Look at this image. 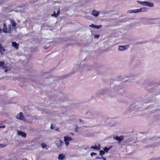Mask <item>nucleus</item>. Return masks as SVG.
<instances>
[{
  "instance_id": "nucleus-1",
  "label": "nucleus",
  "mask_w": 160,
  "mask_h": 160,
  "mask_svg": "<svg viewBox=\"0 0 160 160\" xmlns=\"http://www.w3.org/2000/svg\"><path fill=\"white\" fill-rule=\"evenodd\" d=\"M10 21L12 24H9L7 26L6 23H3V27L2 28V29L0 28V33H1L3 32L5 33H8L11 34V31L13 30H15L17 29V23L15 21L12 19H10Z\"/></svg>"
},
{
  "instance_id": "nucleus-2",
  "label": "nucleus",
  "mask_w": 160,
  "mask_h": 160,
  "mask_svg": "<svg viewBox=\"0 0 160 160\" xmlns=\"http://www.w3.org/2000/svg\"><path fill=\"white\" fill-rule=\"evenodd\" d=\"M80 69V67L79 65H77L73 69L72 71L70 73L65 75L64 76L65 78L69 77L72 74H73L77 71H78Z\"/></svg>"
},
{
  "instance_id": "nucleus-3",
  "label": "nucleus",
  "mask_w": 160,
  "mask_h": 160,
  "mask_svg": "<svg viewBox=\"0 0 160 160\" xmlns=\"http://www.w3.org/2000/svg\"><path fill=\"white\" fill-rule=\"evenodd\" d=\"M72 139L71 137L66 136L64 137V141L67 147L69 144V142L72 140Z\"/></svg>"
},
{
  "instance_id": "nucleus-4",
  "label": "nucleus",
  "mask_w": 160,
  "mask_h": 160,
  "mask_svg": "<svg viewBox=\"0 0 160 160\" xmlns=\"http://www.w3.org/2000/svg\"><path fill=\"white\" fill-rule=\"evenodd\" d=\"M63 142L61 140H58L56 141V144L58 148L61 149Z\"/></svg>"
},
{
  "instance_id": "nucleus-5",
  "label": "nucleus",
  "mask_w": 160,
  "mask_h": 160,
  "mask_svg": "<svg viewBox=\"0 0 160 160\" xmlns=\"http://www.w3.org/2000/svg\"><path fill=\"white\" fill-rule=\"evenodd\" d=\"M16 118L20 120H22L23 119V117L22 112H20L16 116Z\"/></svg>"
},
{
  "instance_id": "nucleus-6",
  "label": "nucleus",
  "mask_w": 160,
  "mask_h": 160,
  "mask_svg": "<svg viewBox=\"0 0 160 160\" xmlns=\"http://www.w3.org/2000/svg\"><path fill=\"white\" fill-rule=\"evenodd\" d=\"M128 46H120L118 47V50H125L128 48Z\"/></svg>"
},
{
  "instance_id": "nucleus-7",
  "label": "nucleus",
  "mask_w": 160,
  "mask_h": 160,
  "mask_svg": "<svg viewBox=\"0 0 160 160\" xmlns=\"http://www.w3.org/2000/svg\"><path fill=\"white\" fill-rule=\"evenodd\" d=\"M138 107L135 104H133L130 106V111L129 112H131L132 110H135L137 108H138Z\"/></svg>"
},
{
  "instance_id": "nucleus-8",
  "label": "nucleus",
  "mask_w": 160,
  "mask_h": 160,
  "mask_svg": "<svg viewBox=\"0 0 160 160\" xmlns=\"http://www.w3.org/2000/svg\"><path fill=\"white\" fill-rule=\"evenodd\" d=\"M17 132L18 135H21L22 137L25 138L26 136V134L23 132L18 131Z\"/></svg>"
},
{
  "instance_id": "nucleus-9",
  "label": "nucleus",
  "mask_w": 160,
  "mask_h": 160,
  "mask_svg": "<svg viewBox=\"0 0 160 160\" xmlns=\"http://www.w3.org/2000/svg\"><path fill=\"white\" fill-rule=\"evenodd\" d=\"M99 13V12L93 10L92 11L91 14L96 17L98 15Z\"/></svg>"
},
{
  "instance_id": "nucleus-10",
  "label": "nucleus",
  "mask_w": 160,
  "mask_h": 160,
  "mask_svg": "<svg viewBox=\"0 0 160 160\" xmlns=\"http://www.w3.org/2000/svg\"><path fill=\"white\" fill-rule=\"evenodd\" d=\"M65 157V156L63 154H60L58 155V159L59 160H63Z\"/></svg>"
},
{
  "instance_id": "nucleus-11",
  "label": "nucleus",
  "mask_w": 160,
  "mask_h": 160,
  "mask_svg": "<svg viewBox=\"0 0 160 160\" xmlns=\"http://www.w3.org/2000/svg\"><path fill=\"white\" fill-rule=\"evenodd\" d=\"M19 44L17 43L16 42H12V46L15 49H18V46Z\"/></svg>"
},
{
  "instance_id": "nucleus-12",
  "label": "nucleus",
  "mask_w": 160,
  "mask_h": 160,
  "mask_svg": "<svg viewBox=\"0 0 160 160\" xmlns=\"http://www.w3.org/2000/svg\"><path fill=\"white\" fill-rule=\"evenodd\" d=\"M128 13H137L139 12L138 9H135L133 10H129L127 12Z\"/></svg>"
},
{
  "instance_id": "nucleus-13",
  "label": "nucleus",
  "mask_w": 160,
  "mask_h": 160,
  "mask_svg": "<svg viewBox=\"0 0 160 160\" xmlns=\"http://www.w3.org/2000/svg\"><path fill=\"white\" fill-rule=\"evenodd\" d=\"M89 26L92 28H96L97 29H99L101 27V26L100 25L98 26L96 25H94L93 24H92L91 25H90Z\"/></svg>"
},
{
  "instance_id": "nucleus-14",
  "label": "nucleus",
  "mask_w": 160,
  "mask_h": 160,
  "mask_svg": "<svg viewBox=\"0 0 160 160\" xmlns=\"http://www.w3.org/2000/svg\"><path fill=\"white\" fill-rule=\"evenodd\" d=\"M137 2L139 4H142L143 6H146L147 3V1L141 2L139 1H137Z\"/></svg>"
},
{
  "instance_id": "nucleus-15",
  "label": "nucleus",
  "mask_w": 160,
  "mask_h": 160,
  "mask_svg": "<svg viewBox=\"0 0 160 160\" xmlns=\"http://www.w3.org/2000/svg\"><path fill=\"white\" fill-rule=\"evenodd\" d=\"M0 67L3 69L6 68V65L5 64V63L3 62H0Z\"/></svg>"
},
{
  "instance_id": "nucleus-16",
  "label": "nucleus",
  "mask_w": 160,
  "mask_h": 160,
  "mask_svg": "<svg viewBox=\"0 0 160 160\" xmlns=\"http://www.w3.org/2000/svg\"><path fill=\"white\" fill-rule=\"evenodd\" d=\"M138 9L139 12H145L147 10V8H141Z\"/></svg>"
},
{
  "instance_id": "nucleus-17",
  "label": "nucleus",
  "mask_w": 160,
  "mask_h": 160,
  "mask_svg": "<svg viewBox=\"0 0 160 160\" xmlns=\"http://www.w3.org/2000/svg\"><path fill=\"white\" fill-rule=\"evenodd\" d=\"M146 6H148L149 7H153V4L152 2H147V3Z\"/></svg>"
},
{
  "instance_id": "nucleus-18",
  "label": "nucleus",
  "mask_w": 160,
  "mask_h": 160,
  "mask_svg": "<svg viewBox=\"0 0 160 160\" xmlns=\"http://www.w3.org/2000/svg\"><path fill=\"white\" fill-rule=\"evenodd\" d=\"M90 148L94 149L95 150H100V148H98V146L96 145L95 146H92Z\"/></svg>"
},
{
  "instance_id": "nucleus-19",
  "label": "nucleus",
  "mask_w": 160,
  "mask_h": 160,
  "mask_svg": "<svg viewBox=\"0 0 160 160\" xmlns=\"http://www.w3.org/2000/svg\"><path fill=\"white\" fill-rule=\"evenodd\" d=\"M87 67H88V66H87L86 65H84L83 66L82 68H86L84 69V70H91V68H89Z\"/></svg>"
},
{
  "instance_id": "nucleus-20",
  "label": "nucleus",
  "mask_w": 160,
  "mask_h": 160,
  "mask_svg": "<svg viewBox=\"0 0 160 160\" xmlns=\"http://www.w3.org/2000/svg\"><path fill=\"white\" fill-rule=\"evenodd\" d=\"M111 148V147H109V148H107V147H105V148H103V150H104V151L105 152H108V150L110 149Z\"/></svg>"
},
{
  "instance_id": "nucleus-21",
  "label": "nucleus",
  "mask_w": 160,
  "mask_h": 160,
  "mask_svg": "<svg viewBox=\"0 0 160 160\" xmlns=\"http://www.w3.org/2000/svg\"><path fill=\"white\" fill-rule=\"evenodd\" d=\"M99 154L101 157H103V155L105 153V152L102 150H100L99 151Z\"/></svg>"
},
{
  "instance_id": "nucleus-22",
  "label": "nucleus",
  "mask_w": 160,
  "mask_h": 160,
  "mask_svg": "<svg viewBox=\"0 0 160 160\" xmlns=\"http://www.w3.org/2000/svg\"><path fill=\"white\" fill-rule=\"evenodd\" d=\"M7 144L6 143L0 144V148H2L6 147Z\"/></svg>"
},
{
  "instance_id": "nucleus-23",
  "label": "nucleus",
  "mask_w": 160,
  "mask_h": 160,
  "mask_svg": "<svg viewBox=\"0 0 160 160\" xmlns=\"http://www.w3.org/2000/svg\"><path fill=\"white\" fill-rule=\"evenodd\" d=\"M118 137L119 138L118 141H121L123 139V137L122 136H120V137Z\"/></svg>"
},
{
  "instance_id": "nucleus-24",
  "label": "nucleus",
  "mask_w": 160,
  "mask_h": 160,
  "mask_svg": "<svg viewBox=\"0 0 160 160\" xmlns=\"http://www.w3.org/2000/svg\"><path fill=\"white\" fill-rule=\"evenodd\" d=\"M41 146L42 148H45L46 147V145L44 143H42L41 144Z\"/></svg>"
},
{
  "instance_id": "nucleus-25",
  "label": "nucleus",
  "mask_w": 160,
  "mask_h": 160,
  "mask_svg": "<svg viewBox=\"0 0 160 160\" xmlns=\"http://www.w3.org/2000/svg\"><path fill=\"white\" fill-rule=\"evenodd\" d=\"M0 50H5L1 43H0Z\"/></svg>"
},
{
  "instance_id": "nucleus-26",
  "label": "nucleus",
  "mask_w": 160,
  "mask_h": 160,
  "mask_svg": "<svg viewBox=\"0 0 160 160\" xmlns=\"http://www.w3.org/2000/svg\"><path fill=\"white\" fill-rule=\"evenodd\" d=\"M118 138H119V137L118 136H114L113 137V139H116V140H118Z\"/></svg>"
},
{
  "instance_id": "nucleus-27",
  "label": "nucleus",
  "mask_w": 160,
  "mask_h": 160,
  "mask_svg": "<svg viewBox=\"0 0 160 160\" xmlns=\"http://www.w3.org/2000/svg\"><path fill=\"white\" fill-rule=\"evenodd\" d=\"M97 154L96 153H95L94 152H92L90 153V155L92 157L94 155H97Z\"/></svg>"
},
{
  "instance_id": "nucleus-28",
  "label": "nucleus",
  "mask_w": 160,
  "mask_h": 160,
  "mask_svg": "<svg viewBox=\"0 0 160 160\" xmlns=\"http://www.w3.org/2000/svg\"><path fill=\"white\" fill-rule=\"evenodd\" d=\"M102 157H101L100 156V157L97 156L96 158V159H102Z\"/></svg>"
},
{
  "instance_id": "nucleus-29",
  "label": "nucleus",
  "mask_w": 160,
  "mask_h": 160,
  "mask_svg": "<svg viewBox=\"0 0 160 160\" xmlns=\"http://www.w3.org/2000/svg\"><path fill=\"white\" fill-rule=\"evenodd\" d=\"M52 16V17H57V15L56 14V13H53L51 15Z\"/></svg>"
},
{
  "instance_id": "nucleus-30",
  "label": "nucleus",
  "mask_w": 160,
  "mask_h": 160,
  "mask_svg": "<svg viewBox=\"0 0 160 160\" xmlns=\"http://www.w3.org/2000/svg\"><path fill=\"white\" fill-rule=\"evenodd\" d=\"M5 51H0V54L2 55H3Z\"/></svg>"
},
{
  "instance_id": "nucleus-31",
  "label": "nucleus",
  "mask_w": 160,
  "mask_h": 160,
  "mask_svg": "<svg viewBox=\"0 0 160 160\" xmlns=\"http://www.w3.org/2000/svg\"><path fill=\"white\" fill-rule=\"evenodd\" d=\"M59 13H60V10H58L56 13V14L57 15V16L59 14Z\"/></svg>"
},
{
  "instance_id": "nucleus-32",
  "label": "nucleus",
  "mask_w": 160,
  "mask_h": 160,
  "mask_svg": "<svg viewBox=\"0 0 160 160\" xmlns=\"http://www.w3.org/2000/svg\"><path fill=\"white\" fill-rule=\"evenodd\" d=\"M100 36L99 35H95V38H98Z\"/></svg>"
},
{
  "instance_id": "nucleus-33",
  "label": "nucleus",
  "mask_w": 160,
  "mask_h": 160,
  "mask_svg": "<svg viewBox=\"0 0 160 160\" xmlns=\"http://www.w3.org/2000/svg\"><path fill=\"white\" fill-rule=\"evenodd\" d=\"M102 91H104L103 90H101L100 92H99V93L101 94H103L104 93V92H102Z\"/></svg>"
},
{
  "instance_id": "nucleus-34",
  "label": "nucleus",
  "mask_w": 160,
  "mask_h": 160,
  "mask_svg": "<svg viewBox=\"0 0 160 160\" xmlns=\"http://www.w3.org/2000/svg\"><path fill=\"white\" fill-rule=\"evenodd\" d=\"M98 146V148H100V144H98V146Z\"/></svg>"
},
{
  "instance_id": "nucleus-35",
  "label": "nucleus",
  "mask_w": 160,
  "mask_h": 160,
  "mask_svg": "<svg viewBox=\"0 0 160 160\" xmlns=\"http://www.w3.org/2000/svg\"><path fill=\"white\" fill-rule=\"evenodd\" d=\"M5 127V126H2V127L0 126V128H4Z\"/></svg>"
},
{
  "instance_id": "nucleus-36",
  "label": "nucleus",
  "mask_w": 160,
  "mask_h": 160,
  "mask_svg": "<svg viewBox=\"0 0 160 160\" xmlns=\"http://www.w3.org/2000/svg\"><path fill=\"white\" fill-rule=\"evenodd\" d=\"M102 159L103 160H106V158H104V157H102Z\"/></svg>"
},
{
  "instance_id": "nucleus-37",
  "label": "nucleus",
  "mask_w": 160,
  "mask_h": 160,
  "mask_svg": "<svg viewBox=\"0 0 160 160\" xmlns=\"http://www.w3.org/2000/svg\"><path fill=\"white\" fill-rule=\"evenodd\" d=\"M87 148H89V147H88H88H86V148H84V149H85V150H86V149H87Z\"/></svg>"
},
{
  "instance_id": "nucleus-38",
  "label": "nucleus",
  "mask_w": 160,
  "mask_h": 160,
  "mask_svg": "<svg viewBox=\"0 0 160 160\" xmlns=\"http://www.w3.org/2000/svg\"><path fill=\"white\" fill-rule=\"evenodd\" d=\"M78 129V127H76V128H75V130H76V131H77V130Z\"/></svg>"
},
{
  "instance_id": "nucleus-39",
  "label": "nucleus",
  "mask_w": 160,
  "mask_h": 160,
  "mask_svg": "<svg viewBox=\"0 0 160 160\" xmlns=\"http://www.w3.org/2000/svg\"><path fill=\"white\" fill-rule=\"evenodd\" d=\"M8 70H7V69H6L5 70V72H7V71H8Z\"/></svg>"
},
{
  "instance_id": "nucleus-40",
  "label": "nucleus",
  "mask_w": 160,
  "mask_h": 160,
  "mask_svg": "<svg viewBox=\"0 0 160 160\" xmlns=\"http://www.w3.org/2000/svg\"><path fill=\"white\" fill-rule=\"evenodd\" d=\"M79 121H80V122H81L82 121V120H81V119H80Z\"/></svg>"
},
{
  "instance_id": "nucleus-41",
  "label": "nucleus",
  "mask_w": 160,
  "mask_h": 160,
  "mask_svg": "<svg viewBox=\"0 0 160 160\" xmlns=\"http://www.w3.org/2000/svg\"><path fill=\"white\" fill-rule=\"evenodd\" d=\"M44 49H47V48L45 47H44Z\"/></svg>"
},
{
  "instance_id": "nucleus-42",
  "label": "nucleus",
  "mask_w": 160,
  "mask_h": 160,
  "mask_svg": "<svg viewBox=\"0 0 160 160\" xmlns=\"http://www.w3.org/2000/svg\"><path fill=\"white\" fill-rule=\"evenodd\" d=\"M53 13H56V12L55 11H53Z\"/></svg>"
},
{
  "instance_id": "nucleus-43",
  "label": "nucleus",
  "mask_w": 160,
  "mask_h": 160,
  "mask_svg": "<svg viewBox=\"0 0 160 160\" xmlns=\"http://www.w3.org/2000/svg\"><path fill=\"white\" fill-rule=\"evenodd\" d=\"M51 128L52 129L53 128H52V125L51 126Z\"/></svg>"
}]
</instances>
